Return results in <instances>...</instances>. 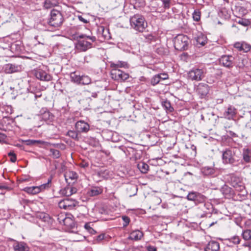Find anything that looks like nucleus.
Here are the masks:
<instances>
[{
    "label": "nucleus",
    "mask_w": 251,
    "mask_h": 251,
    "mask_svg": "<svg viewBox=\"0 0 251 251\" xmlns=\"http://www.w3.org/2000/svg\"><path fill=\"white\" fill-rule=\"evenodd\" d=\"M63 17L61 13L58 10L53 9L50 12V18L49 25L55 27L60 26L63 23Z\"/></svg>",
    "instance_id": "5"
},
{
    "label": "nucleus",
    "mask_w": 251,
    "mask_h": 251,
    "mask_svg": "<svg viewBox=\"0 0 251 251\" xmlns=\"http://www.w3.org/2000/svg\"><path fill=\"white\" fill-rule=\"evenodd\" d=\"M122 220L124 221L123 223V226L126 227L127 226V225L129 224V222L130 221V218L126 216H123L122 217Z\"/></svg>",
    "instance_id": "48"
},
{
    "label": "nucleus",
    "mask_w": 251,
    "mask_h": 251,
    "mask_svg": "<svg viewBox=\"0 0 251 251\" xmlns=\"http://www.w3.org/2000/svg\"><path fill=\"white\" fill-rule=\"evenodd\" d=\"M74 39L77 41L75 44L76 50L79 51H86L93 47V43L96 41V38L93 36H89L84 34H76L74 35Z\"/></svg>",
    "instance_id": "1"
},
{
    "label": "nucleus",
    "mask_w": 251,
    "mask_h": 251,
    "mask_svg": "<svg viewBox=\"0 0 251 251\" xmlns=\"http://www.w3.org/2000/svg\"><path fill=\"white\" fill-rule=\"evenodd\" d=\"M84 228L90 233L91 234H93L95 232V231L93 229V228L91 226V223H88L85 224Z\"/></svg>",
    "instance_id": "47"
},
{
    "label": "nucleus",
    "mask_w": 251,
    "mask_h": 251,
    "mask_svg": "<svg viewBox=\"0 0 251 251\" xmlns=\"http://www.w3.org/2000/svg\"><path fill=\"white\" fill-rule=\"evenodd\" d=\"M6 138V136L4 134L0 132V142L5 140Z\"/></svg>",
    "instance_id": "57"
},
{
    "label": "nucleus",
    "mask_w": 251,
    "mask_h": 251,
    "mask_svg": "<svg viewBox=\"0 0 251 251\" xmlns=\"http://www.w3.org/2000/svg\"><path fill=\"white\" fill-rule=\"evenodd\" d=\"M50 152L51 153V156L53 158H59L60 157L61 153L60 151L54 149H50Z\"/></svg>",
    "instance_id": "41"
},
{
    "label": "nucleus",
    "mask_w": 251,
    "mask_h": 251,
    "mask_svg": "<svg viewBox=\"0 0 251 251\" xmlns=\"http://www.w3.org/2000/svg\"><path fill=\"white\" fill-rule=\"evenodd\" d=\"M238 23L244 26H247L250 25V22L248 20L241 19L238 22Z\"/></svg>",
    "instance_id": "50"
},
{
    "label": "nucleus",
    "mask_w": 251,
    "mask_h": 251,
    "mask_svg": "<svg viewBox=\"0 0 251 251\" xmlns=\"http://www.w3.org/2000/svg\"><path fill=\"white\" fill-rule=\"evenodd\" d=\"M102 192V189L100 187H93L88 191L90 196L94 197L100 194Z\"/></svg>",
    "instance_id": "25"
},
{
    "label": "nucleus",
    "mask_w": 251,
    "mask_h": 251,
    "mask_svg": "<svg viewBox=\"0 0 251 251\" xmlns=\"http://www.w3.org/2000/svg\"><path fill=\"white\" fill-rule=\"evenodd\" d=\"M131 26L135 30L143 32L147 27V23L145 18L141 15L135 14L130 18Z\"/></svg>",
    "instance_id": "2"
},
{
    "label": "nucleus",
    "mask_w": 251,
    "mask_h": 251,
    "mask_svg": "<svg viewBox=\"0 0 251 251\" xmlns=\"http://www.w3.org/2000/svg\"><path fill=\"white\" fill-rule=\"evenodd\" d=\"M4 71L8 74L15 73L18 71V67L14 64H8L5 65Z\"/></svg>",
    "instance_id": "26"
},
{
    "label": "nucleus",
    "mask_w": 251,
    "mask_h": 251,
    "mask_svg": "<svg viewBox=\"0 0 251 251\" xmlns=\"http://www.w3.org/2000/svg\"><path fill=\"white\" fill-rule=\"evenodd\" d=\"M0 190H9V187L7 186L6 185L3 184V183H0Z\"/></svg>",
    "instance_id": "53"
},
{
    "label": "nucleus",
    "mask_w": 251,
    "mask_h": 251,
    "mask_svg": "<svg viewBox=\"0 0 251 251\" xmlns=\"http://www.w3.org/2000/svg\"><path fill=\"white\" fill-rule=\"evenodd\" d=\"M220 249L219 243L215 241H210L205 248V251H218Z\"/></svg>",
    "instance_id": "21"
},
{
    "label": "nucleus",
    "mask_w": 251,
    "mask_h": 251,
    "mask_svg": "<svg viewBox=\"0 0 251 251\" xmlns=\"http://www.w3.org/2000/svg\"><path fill=\"white\" fill-rule=\"evenodd\" d=\"M188 38L184 34H178L174 39V47L178 50H184L187 48Z\"/></svg>",
    "instance_id": "4"
},
{
    "label": "nucleus",
    "mask_w": 251,
    "mask_h": 251,
    "mask_svg": "<svg viewBox=\"0 0 251 251\" xmlns=\"http://www.w3.org/2000/svg\"><path fill=\"white\" fill-rule=\"evenodd\" d=\"M242 235L243 238L245 240H249L251 239V230L246 229L242 231Z\"/></svg>",
    "instance_id": "38"
},
{
    "label": "nucleus",
    "mask_w": 251,
    "mask_h": 251,
    "mask_svg": "<svg viewBox=\"0 0 251 251\" xmlns=\"http://www.w3.org/2000/svg\"><path fill=\"white\" fill-rule=\"evenodd\" d=\"M234 47L239 51L247 52L251 50V46L245 42H236L234 44Z\"/></svg>",
    "instance_id": "16"
},
{
    "label": "nucleus",
    "mask_w": 251,
    "mask_h": 251,
    "mask_svg": "<svg viewBox=\"0 0 251 251\" xmlns=\"http://www.w3.org/2000/svg\"><path fill=\"white\" fill-rule=\"evenodd\" d=\"M196 41L198 44L204 46L207 43V38L204 35L200 34L197 37Z\"/></svg>",
    "instance_id": "32"
},
{
    "label": "nucleus",
    "mask_w": 251,
    "mask_h": 251,
    "mask_svg": "<svg viewBox=\"0 0 251 251\" xmlns=\"http://www.w3.org/2000/svg\"><path fill=\"white\" fill-rule=\"evenodd\" d=\"M63 222L64 225L68 227L73 228L75 226V224L74 221L70 218L65 217L64 218Z\"/></svg>",
    "instance_id": "30"
},
{
    "label": "nucleus",
    "mask_w": 251,
    "mask_h": 251,
    "mask_svg": "<svg viewBox=\"0 0 251 251\" xmlns=\"http://www.w3.org/2000/svg\"><path fill=\"white\" fill-rule=\"evenodd\" d=\"M76 204V201L73 199L66 198L58 202V206L61 209L71 210Z\"/></svg>",
    "instance_id": "10"
},
{
    "label": "nucleus",
    "mask_w": 251,
    "mask_h": 251,
    "mask_svg": "<svg viewBox=\"0 0 251 251\" xmlns=\"http://www.w3.org/2000/svg\"><path fill=\"white\" fill-rule=\"evenodd\" d=\"M8 156H9L10 158V160L12 162H15L16 161V159H17V157H16V154L14 153L13 151H10L8 153Z\"/></svg>",
    "instance_id": "49"
},
{
    "label": "nucleus",
    "mask_w": 251,
    "mask_h": 251,
    "mask_svg": "<svg viewBox=\"0 0 251 251\" xmlns=\"http://www.w3.org/2000/svg\"><path fill=\"white\" fill-rule=\"evenodd\" d=\"M148 251H156V248L153 246H149L147 247Z\"/></svg>",
    "instance_id": "58"
},
{
    "label": "nucleus",
    "mask_w": 251,
    "mask_h": 251,
    "mask_svg": "<svg viewBox=\"0 0 251 251\" xmlns=\"http://www.w3.org/2000/svg\"><path fill=\"white\" fill-rule=\"evenodd\" d=\"M13 249L14 251H29V248L24 242H16L13 245Z\"/></svg>",
    "instance_id": "22"
},
{
    "label": "nucleus",
    "mask_w": 251,
    "mask_h": 251,
    "mask_svg": "<svg viewBox=\"0 0 251 251\" xmlns=\"http://www.w3.org/2000/svg\"><path fill=\"white\" fill-rule=\"evenodd\" d=\"M245 246L251 248V241L248 243L245 244Z\"/></svg>",
    "instance_id": "61"
},
{
    "label": "nucleus",
    "mask_w": 251,
    "mask_h": 251,
    "mask_svg": "<svg viewBox=\"0 0 251 251\" xmlns=\"http://www.w3.org/2000/svg\"><path fill=\"white\" fill-rule=\"evenodd\" d=\"M25 142L26 143V145H33L36 143L41 144L43 145L44 143H45L44 141H42L41 140H27L25 141Z\"/></svg>",
    "instance_id": "46"
},
{
    "label": "nucleus",
    "mask_w": 251,
    "mask_h": 251,
    "mask_svg": "<svg viewBox=\"0 0 251 251\" xmlns=\"http://www.w3.org/2000/svg\"><path fill=\"white\" fill-rule=\"evenodd\" d=\"M78 132L77 131H74V130H69L67 132V135L70 137L71 138L75 139V140H78Z\"/></svg>",
    "instance_id": "40"
},
{
    "label": "nucleus",
    "mask_w": 251,
    "mask_h": 251,
    "mask_svg": "<svg viewBox=\"0 0 251 251\" xmlns=\"http://www.w3.org/2000/svg\"><path fill=\"white\" fill-rule=\"evenodd\" d=\"M242 155L243 160L246 162H250L251 161V151L249 149H243Z\"/></svg>",
    "instance_id": "27"
},
{
    "label": "nucleus",
    "mask_w": 251,
    "mask_h": 251,
    "mask_svg": "<svg viewBox=\"0 0 251 251\" xmlns=\"http://www.w3.org/2000/svg\"><path fill=\"white\" fill-rule=\"evenodd\" d=\"M234 57L232 55H223L220 59V64L225 67L230 68L233 66Z\"/></svg>",
    "instance_id": "12"
},
{
    "label": "nucleus",
    "mask_w": 251,
    "mask_h": 251,
    "mask_svg": "<svg viewBox=\"0 0 251 251\" xmlns=\"http://www.w3.org/2000/svg\"><path fill=\"white\" fill-rule=\"evenodd\" d=\"M56 5L55 0H46L44 6L46 9H50Z\"/></svg>",
    "instance_id": "35"
},
{
    "label": "nucleus",
    "mask_w": 251,
    "mask_h": 251,
    "mask_svg": "<svg viewBox=\"0 0 251 251\" xmlns=\"http://www.w3.org/2000/svg\"><path fill=\"white\" fill-rule=\"evenodd\" d=\"M197 193H198L197 192H190L187 195V199L189 201H194L195 202Z\"/></svg>",
    "instance_id": "45"
},
{
    "label": "nucleus",
    "mask_w": 251,
    "mask_h": 251,
    "mask_svg": "<svg viewBox=\"0 0 251 251\" xmlns=\"http://www.w3.org/2000/svg\"><path fill=\"white\" fill-rule=\"evenodd\" d=\"M234 153L231 150H226L223 152V161L225 164H232L235 161Z\"/></svg>",
    "instance_id": "13"
},
{
    "label": "nucleus",
    "mask_w": 251,
    "mask_h": 251,
    "mask_svg": "<svg viewBox=\"0 0 251 251\" xmlns=\"http://www.w3.org/2000/svg\"><path fill=\"white\" fill-rule=\"evenodd\" d=\"M65 179L68 181L69 179L72 180H75L77 179L78 176L77 174L73 171H69L65 175Z\"/></svg>",
    "instance_id": "29"
},
{
    "label": "nucleus",
    "mask_w": 251,
    "mask_h": 251,
    "mask_svg": "<svg viewBox=\"0 0 251 251\" xmlns=\"http://www.w3.org/2000/svg\"><path fill=\"white\" fill-rule=\"evenodd\" d=\"M229 181L231 185L235 188L237 191H242L245 189L244 184L240 177L231 176Z\"/></svg>",
    "instance_id": "11"
},
{
    "label": "nucleus",
    "mask_w": 251,
    "mask_h": 251,
    "mask_svg": "<svg viewBox=\"0 0 251 251\" xmlns=\"http://www.w3.org/2000/svg\"><path fill=\"white\" fill-rule=\"evenodd\" d=\"M143 233L139 230H134L132 231L128 237L129 240L133 241H138L141 239L143 237Z\"/></svg>",
    "instance_id": "19"
},
{
    "label": "nucleus",
    "mask_w": 251,
    "mask_h": 251,
    "mask_svg": "<svg viewBox=\"0 0 251 251\" xmlns=\"http://www.w3.org/2000/svg\"><path fill=\"white\" fill-rule=\"evenodd\" d=\"M81 81L80 84L82 85H88L91 82L90 77L87 75H82L81 76Z\"/></svg>",
    "instance_id": "37"
},
{
    "label": "nucleus",
    "mask_w": 251,
    "mask_h": 251,
    "mask_svg": "<svg viewBox=\"0 0 251 251\" xmlns=\"http://www.w3.org/2000/svg\"><path fill=\"white\" fill-rule=\"evenodd\" d=\"M162 105L167 111L169 112H172L174 111V108L171 106L170 102L167 100L162 101Z\"/></svg>",
    "instance_id": "36"
},
{
    "label": "nucleus",
    "mask_w": 251,
    "mask_h": 251,
    "mask_svg": "<svg viewBox=\"0 0 251 251\" xmlns=\"http://www.w3.org/2000/svg\"><path fill=\"white\" fill-rule=\"evenodd\" d=\"M89 164L87 162H83L80 164V166L82 168H86L88 166Z\"/></svg>",
    "instance_id": "59"
},
{
    "label": "nucleus",
    "mask_w": 251,
    "mask_h": 251,
    "mask_svg": "<svg viewBox=\"0 0 251 251\" xmlns=\"http://www.w3.org/2000/svg\"><path fill=\"white\" fill-rule=\"evenodd\" d=\"M237 109L232 105H229L226 110L224 112V117L228 119L231 120L235 116Z\"/></svg>",
    "instance_id": "17"
},
{
    "label": "nucleus",
    "mask_w": 251,
    "mask_h": 251,
    "mask_svg": "<svg viewBox=\"0 0 251 251\" xmlns=\"http://www.w3.org/2000/svg\"><path fill=\"white\" fill-rule=\"evenodd\" d=\"M43 219H44V221H46V219H49V215L47 214H44Z\"/></svg>",
    "instance_id": "60"
},
{
    "label": "nucleus",
    "mask_w": 251,
    "mask_h": 251,
    "mask_svg": "<svg viewBox=\"0 0 251 251\" xmlns=\"http://www.w3.org/2000/svg\"><path fill=\"white\" fill-rule=\"evenodd\" d=\"M165 8H169L170 6L171 0H161Z\"/></svg>",
    "instance_id": "51"
},
{
    "label": "nucleus",
    "mask_w": 251,
    "mask_h": 251,
    "mask_svg": "<svg viewBox=\"0 0 251 251\" xmlns=\"http://www.w3.org/2000/svg\"><path fill=\"white\" fill-rule=\"evenodd\" d=\"M75 128L77 132H87L90 129L89 124L83 121H79L75 124Z\"/></svg>",
    "instance_id": "14"
},
{
    "label": "nucleus",
    "mask_w": 251,
    "mask_h": 251,
    "mask_svg": "<svg viewBox=\"0 0 251 251\" xmlns=\"http://www.w3.org/2000/svg\"><path fill=\"white\" fill-rule=\"evenodd\" d=\"M138 168L142 173L145 174L147 173L149 166L144 162H141L138 164Z\"/></svg>",
    "instance_id": "34"
},
{
    "label": "nucleus",
    "mask_w": 251,
    "mask_h": 251,
    "mask_svg": "<svg viewBox=\"0 0 251 251\" xmlns=\"http://www.w3.org/2000/svg\"><path fill=\"white\" fill-rule=\"evenodd\" d=\"M201 13L198 10H195L193 13V20L196 22H198L201 19Z\"/></svg>",
    "instance_id": "42"
},
{
    "label": "nucleus",
    "mask_w": 251,
    "mask_h": 251,
    "mask_svg": "<svg viewBox=\"0 0 251 251\" xmlns=\"http://www.w3.org/2000/svg\"><path fill=\"white\" fill-rule=\"evenodd\" d=\"M222 192L226 197H229L233 194L232 189L226 185H225L222 188Z\"/></svg>",
    "instance_id": "31"
},
{
    "label": "nucleus",
    "mask_w": 251,
    "mask_h": 251,
    "mask_svg": "<svg viewBox=\"0 0 251 251\" xmlns=\"http://www.w3.org/2000/svg\"><path fill=\"white\" fill-rule=\"evenodd\" d=\"M77 191L75 188L71 186H67L60 190V194L64 196L69 197L75 194Z\"/></svg>",
    "instance_id": "20"
},
{
    "label": "nucleus",
    "mask_w": 251,
    "mask_h": 251,
    "mask_svg": "<svg viewBox=\"0 0 251 251\" xmlns=\"http://www.w3.org/2000/svg\"><path fill=\"white\" fill-rule=\"evenodd\" d=\"M78 20H79L80 21H81V22H83V23H84V24H86V23H87L88 22V21L86 19H85V18H83L82 16H81V15H79V16H78Z\"/></svg>",
    "instance_id": "55"
},
{
    "label": "nucleus",
    "mask_w": 251,
    "mask_h": 251,
    "mask_svg": "<svg viewBox=\"0 0 251 251\" xmlns=\"http://www.w3.org/2000/svg\"><path fill=\"white\" fill-rule=\"evenodd\" d=\"M45 143H44L43 145H47V146H48V145H51V146H53L55 148L61 149L62 150H64L65 148V146L64 144H60V143L51 144L50 143L46 142H45Z\"/></svg>",
    "instance_id": "43"
},
{
    "label": "nucleus",
    "mask_w": 251,
    "mask_h": 251,
    "mask_svg": "<svg viewBox=\"0 0 251 251\" xmlns=\"http://www.w3.org/2000/svg\"><path fill=\"white\" fill-rule=\"evenodd\" d=\"M110 74L113 80L120 82L125 81L129 77L128 74L117 68L112 69Z\"/></svg>",
    "instance_id": "8"
},
{
    "label": "nucleus",
    "mask_w": 251,
    "mask_h": 251,
    "mask_svg": "<svg viewBox=\"0 0 251 251\" xmlns=\"http://www.w3.org/2000/svg\"><path fill=\"white\" fill-rule=\"evenodd\" d=\"M206 200V197L203 195L198 193L195 201L196 203H203Z\"/></svg>",
    "instance_id": "39"
},
{
    "label": "nucleus",
    "mask_w": 251,
    "mask_h": 251,
    "mask_svg": "<svg viewBox=\"0 0 251 251\" xmlns=\"http://www.w3.org/2000/svg\"><path fill=\"white\" fill-rule=\"evenodd\" d=\"M110 172L106 169H101L100 171L96 172L94 175L95 177H98L100 179H108L111 176ZM100 179L98 181H100Z\"/></svg>",
    "instance_id": "18"
},
{
    "label": "nucleus",
    "mask_w": 251,
    "mask_h": 251,
    "mask_svg": "<svg viewBox=\"0 0 251 251\" xmlns=\"http://www.w3.org/2000/svg\"><path fill=\"white\" fill-rule=\"evenodd\" d=\"M33 74L36 78L41 81H49L52 80V77L48 70L41 68H37L33 71Z\"/></svg>",
    "instance_id": "9"
},
{
    "label": "nucleus",
    "mask_w": 251,
    "mask_h": 251,
    "mask_svg": "<svg viewBox=\"0 0 251 251\" xmlns=\"http://www.w3.org/2000/svg\"><path fill=\"white\" fill-rule=\"evenodd\" d=\"M92 96H93V97H94V98L97 97V93H93V94H92Z\"/></svg>",
    "instance_id": "62"
},
{
    "label": "nucleus",
    "mask_w": 251,
    "mask_h": 251,
    "mask_svg": "<svg viewBox=\"0 0 251 251\" xmlns=\"http://www.w3.org/2000/svg\"><path fill=\"white\" fill-rule=\"evenodd\" d=\"M160 81V75H154L151 79V84L154 86L158 84Z\"/></svg>",
    "instance_id": "44"
},
{
    "label": "nucleus",
    "mask_w": 251,
    "mask_h": 251,
    "mask_svg": "<svg viewBox=\"0 0 251 251\" xmlns=\"http://www.w3.org/2000/svg\"><path fill=\"white\" fill-rule=\"evenodd\" d=\"M104 234H101L98 235L97 237L96 240L97 241L100 242L104 239Z\"/></svg>",
    "instance_id": "56"
},
{
    "label": "nucleus",
    "mask_w": 251,
    "mask_h": 251,
    "mask_svg": "<svg viewBox=\"0 0 251 251\" xmlns=\"http://www.w3.org/2000/svg\"><path fill=\"white\" fill-rule=\"evenodd\" d=\"M205 71L202 69L194 68L188 73V77L191 80L201 81L205 76Z\"/></svg>",
    "instance_id": "7"
},
{
    "label": "nucleus",
    "mask_w": 251,
    "mask_h": 251,
    "mask_svg": "<svg viewBox=\"0 0 251 251\" xmlns=\"http://www.w3.org/2000/svg\"><path fill=\"white\" fill-rule=\"evenodd\" d=\"M110 67L112 69H118L119 68H124L127 69L129 67V65L126 62L118 61L116 62H111Z\"/></svg>",
    "instance_id": "23"
},
{
    "label": "nucleus",
    "mask_w": 251,
    "mask_h": 251,
    "mask_svg": "<svg viewBox=\"0 0 251 251\" xmlns=\"http://www.w3.org/2000/svg\"><path fill=\"white\" fill-rule=\"evenodd\" d=\"M40 118L42 120L44 121L48 124H49L53 120V116L49 111H45L41 115Z\"/></svg>",
    "instance_id": "24"
},
{
    "label": "nucleus",
    "mask_w": 251,
    "mask_h": 251,
    "mask_svg": "<svg viewBox=\"0 0 251 251\" xmlns=\"http://www.w3.org/2000/svg\"><path fill=\"white\" fill-rule=\"evenodd\" d=\"M240 242V237L234 236L230 238L225 240L223 251H237L236 245Z\"/></svg>",
    "instance_id": "6"
},
{
    "label": "nucleus",
    "mask_w": 251,
    "mask_h": 251,
    "mask_svg": "<svg viewBox=\"0 0 251 251\" xmlns=\"http://www.w3.org/2000/svg\"><path fill=\"white\" fill-rule=\"evenodd\" d=\"M98 211V213L101 215H106L108 213L107 211L103 207L99 208Z\"/></svg>",
    "instance_id": "52"
},
{
    "label": "nucleus",
    "mask_w": 251,
    "mask_h": 251,
    "mask_svg": "<svg viewBox=\"0 0 251 251\" xmlns=\"http://www.w3.org/2000/svg\"><path fill=\"white\" fill-rule=\"evenodd\" d=\"M81 76L79 75H77L75 74V72L72 73L70 75V78L71 81L76 83L77 84H80V82L81 81Z\"/></svg>",
    "instance_id": "33"
},
{
    "label": "nucleus",
    "mask_w": 251,
    "mask_h": 251,
    "mask_svg": "<svg viewBox=\"0 0 251 251\" xmlns=\"http://www.w3.org/2000/svg\"><path fill=\"white\" fill-rule=\"evenodd\" d=\"M197 91L201 97H204L209 93V87L204 83H200L197 88Z\"/></svg>",
    "instance_id": "15"
},
{
    "label": "nucleus",
    "mask_w": 251,
    "mask_h": 251,
    "mask_svg": "<svg viewBox=\"0 0 251 251\" xmlns=\"http://www.w3.org/2000/svg\"><path fill=\"white\" fill-rule=\"evenodd\" d=\"M51 180L52 178L50 177L48 179L47 183L39 186L26 187L24 189V191L29 194H37L45 190L49 189L51 187Z\"/></svg>",
    "instance_id": "3"
},
{
    "label": "nucleus",
    "mask_w": 251,
    "mask_h": 251,
    "mask_svg": "<svg viewBox=\"0 0 251 251\" xmlns=\"http://www.w3.org/2000/svg\"><path fill=\"white\" fill-rule=\"evenodd\" d=\"M158 75H160V80H165L168 78V75L167 74H158Z\"/></svg>",
    "instance_id": "54"
},
{
    "label": "nucleus",
    "mask_w": 251,
    "mask_h": 251,
    "mask_svg": "<svg viewBox=\"0 0 251 251\" xmlns=\"http://www.w3.org/2000/svg\"><path fill=\"white\" fill-rule=\"evenodd\" d=\"M201 173L204 176H209L215 173V170L213 167L206 166L201 169Z\"/></svg>",
    "instance_id": "28"
}]
</instances>
